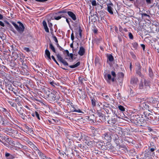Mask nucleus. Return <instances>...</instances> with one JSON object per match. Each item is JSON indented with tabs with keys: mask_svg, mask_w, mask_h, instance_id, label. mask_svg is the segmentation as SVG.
<instances>
[{
	"mask_svg": "<svg viewBox=\"0 0 159 159\" xmlns=\"http://www.w3.org/2000/svg\"><path fill=\"white\" fill-rule=\"evenodd\" d=\"M116 120L115 118H112L111 119L108 120V123L110 124H111V125H113L115 123H116Z\"/></svg>",
	"mask_w": 159,
	"mask_h": 159,
	"instance_id": "obj_9",
	"label": "nucleus"
},
{
	"mask_svg": "<svg viewBox=\"0 0 159 159\" xmlns=\"http://www.w3.org/2000/svg\"><path fill=\"white\" fill-rule=\"evenodd\" d=\"M3 18V16L0 14V20H2Z\"/></svg>",
	"mask_w": 159,
	"mask_h": 159,
	"instance_id": "obj_48",
	"label": "nucleus"
},
{
	"mask_svg": "<svg viewBox=\"0 0 159 159\" xmlns=\"http://www.w3.org/2000/svg\"><path fill=\"white\" fill-rule=\"evenodd\" d=\"M35 114L36 117H37V118H38V119L40 120V117H39V114L38 113V112L37 111H35Z\"/></svg>",
	"mask_w": 159,
	"mask_h": 159,
	"instance_id": "obj_31",
	"label": "nucleus"
},
{
	"mask_svg": "<svg viewBox=\"0 0 159 159\" xmlns=\"http://www.w3.org/2000/svg\"><path fill=\"white\" fill-rule=\"evenodd\" d=\"M17 110L19 113V116H20L23 120H25L26 116L25 114L24 113V110L20 107L17 108Z\"/></svg>",
	"mask_w": 159,
	"mask_h": 159,
	"instance_id": "obj_3",
	"label": "nucleus"
},
{
	"mask_svg": "<svg viewBox=\"0 0 159 159\" xmlns=\"http://www.w3.org/2000/svg\"><path fill=\"white\" fill-rule=\"evenodd\" d=\"M103 95H105V97L106 98H103L104 99H105V98H107V99H108L109 98V96H108V95H105V94H104L103 95H102V96L104 97V96Z\"/></svg>",
	"mask_w": 159,
	"mask_h": 159,
	"instance_id": "obj_41",
	"label": "nucleus"
},
{
	"mask_svg": "<svg viewBox=\"0 0 159 159\" xmlns=\"http://www.w3.org/2000/svg\"><path fill=\"white\" fill-rule=\"evenodd\" d=\"M114 77H113L112 78H111V80L112 82H114Z\"/></svg>",
	"mask_w": 159,
	"mask_h": 159,
	"instance_id": "obj_54",
	"label": "nucleus"
},
{
	"mask_svg": "<svg viewBox=\"0 0 159 159\" xmlns=\"http://www.w3.org/2000/svg\"><path fill=\"white\" fill-rule=\"evenodd\" d=\"M23 49L28 52H29L30 51V50L28 48L25 47L23 48Z\"/></svg>",
	"mask_w": 159,
	"mask_h": 159,
	"instance_id": "obj_29",
	"label": "nucleus"
},
{
	"mask_svg": "<svg viewBox=\"0 0 159 159\" xmlns=\"http://www.w3.org/2000/svg\"><path fill=\"white\" fill-rule=\"evenodd\" d=\"M11 100H8V102L13 107H15L16 106V105L15 103L12 102Z\"/></svg>",
	"mask_w": 159,
	"mask_h": 159,
	"instance_id": "obj_14",
	"label": "nucleus"
},
{
	"mask_svg": "<svg viewBox=\"0 0 159 159\" xmlns=\"http://www.w3.org/2000/svg\"><path fill=\"white\" fill-rule=\"evenodd\" d=\"M138 81V79L137 78L133 77L131 78L130 80V83L131 84H136Z\"/></svg>",
	"mask_w": 159,
	"mask_h": 159,
	"instance_id": "obj_10",
	"label": "nucleus"
},
{
	"mask_svg": "<svg viewBox=\"0 0 159 159\" xmlns=\"http://www.w3.org/2000/svg\"><path fill=\"white\" fill-rule=\"evenodd\" d=\"M42 159H51L50 158H47L45 156H43V157H42Z\"/></svg>",
	"mask_w": 159,
	"mask_h": 159,
	"instance_id": "obj_42",
	"label": "nucleus"
},
{
	"mask_svg": "<svg viewBox=\"0 0 159 159\" xmlns=\"http://www.w3.org/2000/svg\"><path fill=\"white\" fill-rule=\"evenodd\" d=\"M35 150H37L38 149V148L34 146L33 148Z\"/></svg>",
	"mask_w": 159,
	"mask_h": 159,
	"instance_id": "obj_49",
	"label": "nucleus"
},
{
	"mask_svg": "<svg viewBox=\"0 0 159 159\" xmlns=\"http://www.w3.org/2000/svg\"><path fill=\"white\" fill-rule=\"evenodd\" d=\"M20 61H21V62H22V61H23V60H22V59L20 57Z\"/></svg>",
	"mask_w": 159,
	"mask_h": 159,
	"instance_id": "obj_57",
	"label": "nucleus"
},
{
	"mask_svg": "<svg viewBox=\"0 0 159 159\" xmlns=\"http://www.w3.org/2000/svg\"><path fill=\"white\" fill-rule=\"evenodd\" d=\"M141 46L143 48V50H144V49H145V45L144 44H142L141 45Z\"/></svg>",
	"mask_w": 159,
	"mask_h": 159,
	"instance_id": "obj_45",
	"label": "nucleus"
},
{
	"mask_svg": "<svg viewBox=\"0 0 159 159\" xmlns=\"http://www.w3.org/2000/svg\"><path fill=\"white\" fill-rule=\"evenodd\" d=\"M150 150L151 151V152H153V151H154V149L153 148H151L150 149Z\"/></svg>",
	"mask_w": 159,
	"mask_h": 159,
	"instance_id": "obj_52",
	"label": "nucleus"
},
{
	"mask_svg": "<svg viewBox=\"0 0 159 159\" xmlns=\"http://www.w3.org/2000/svg\"><path fill=\"white\" fill-rule=\"evenodd\" d=\"M53 38V40H54L55 42L57 43L58 42V40L56 38V37L55 36H52Z\"/></svg>",
	"mask_w": 159,
	"mask_h": 159,
	"instance_id": "obj_27",
	"label": "nucleus"
},
{
	"mask_svg": "<svg viewBox=\"0 0 159 159\" xmlns=\"http://www.w3.org/2000/svg\"><path fill=\"white\" fill-rule=\"evenodd\" d=\"M44 29L46 32L48 33L49 32L48 28V27L47 26H44Z\"/></svg>",
	"mask_w": 159,
	"mask_h": 159,
	"instance_id": "obj_26",
	"label": "nucleus"
},
{
	"mask_svg": "<svg viewBox=\"0 0 159 159\" xmlns=\"http://www.w3.org/2000/svg\"><path fill=\"white\" fill-rule=\"evenodd\" d=\"M104 78L109 83H110L111 78V75L110 74H107L106 73H104Z\"/></svg>",
	"mask_w": 159,
	"mask_h": 159,
	"instance_id": "obj_6",
	"label": "nucleus"
},
{
	"mask_svg": "<svg viewBox=\"0 0 159 159\" xmlns=\"http://www.w3.org/2000/svg\"><path fill=\"white\" fill-rule=\"evenodd\" d=\"M12 54L13 55V56L14 57V58L16 59H17L19 57V54L13 52L12 53Z\"/></svg>",
	"mask_w": 159,
	"mask_h": 159,
	"instance_id": "obj_17",
	"label": "nucleus"
},
{
	"mask_svg": "<svg viewBox=\"0 0 159 159\" xmlns=\"http://www.w3.org/2000/svg\"><path fill=\"white\" fill-rule=\"evenodd\" d=\"M0 25L2 27H4L5 26L4 23L1 21H0Z\"/></svg>",
	"mask_w": 159,
	"mask_h": 159,
	"instance_id": "obj_39",
	"label": "nucleus"
},
{
	"mask_svg": "<svg viewBox=\"0 0 159 159\" xmlns=\"http://www.w3.org/2000/svg\"><path fill=\"white\" fill-rule=\"evenodd\" d=\"M63 52H65L66 53L67 55L68 56H69V54H70L69 53V51L66 50H64Z\"/></svg>",
	"mask_w": 159,
	"mask_h": 159,
	"instance_id": "obj_40",
	"label": "nucleus"
},
{
	"mask_svg": "<svg viewBox=\"0 0 159 159\" xmlns=\"http://www.w3.org/2000/svg\"><path fill=\"white\" fill-rule=\"evenodd\" d=\"M56 56L58 60L61 62V61L62 60H63V58L61 57V56L59 54H57Z\"/></svg>",
	"mask_w": 159,
	"mask_h": 159,
	"instance_id": "obj_20",
	"label": "nucleus"
},
{
	"mask_svg": "<svg viewBox=\"0 0 159 159\" xmlns=\"http://www.w3.org/2000/svg\"><path fill=\"white\" fill-rule=\"evenodd\" d=\"M53 95H54L53 96V97H54V98H55V97H54V96H55V95L53 94Z\"/></svg>",
	"mask_w": 159,
	"mask_h": 159,
	"instance_id": "obj_64",
	"label": "nucleus"
},
{
	"mask_svg": "<svg viewBox=\"0 0 159 159\" xmlns=\"http://www.w3.org/2000/svg\"><path fill=\"white\" fill-rule=\"evenodd\" d=\"M10 143H12V144H14V142L13 141H11V142Z\"/></svg>",
	"mask_w": 159,
	"mask_h": 159,
	"instance_id": "obj_58",
	"label": "nucleus"
},
{
	"mask_svg": "<svg viewBox=\"0 0 159 159\" xmlns=\"http://www.w3.org/2000/svg\"><path fill=\"white\" fill-rule=\"evenodd\" d=\"M66 21L69 24V21L67 19H66Z\"/></svg>",
	"mask_w": 159,
	"mask_h": 159,
	"instance_id": "obj_56",
	"label": "nucleus"
},
{
	"mask_svg": "<svg viewBox=\"0 0 159 159\" xmlns=\"http://www.w3.org/2000/svg\"><path fill=\"white\" fill-rule=\"evenodd\" d=\"M133 45L134 48H136L138 46V44L136 43H133Z\"/></svg>",
	"mask_w": 159,
	"mask_h": 159,
	"instance_id": "obj_33",
	"label": "nucleus"
},
{
	"mask_svg": "<svg viewBox=\"0 0 159 159\" xmlns=\"http://www.w3.org/2000/svg\"><path fill=\"white\" fill-rule=\"evenodd\" d=\"M80 64V62H77L76 64L73 65H70L69 66L70 67V68H75L77 67L78 66H79Z\"/></svg>",
	"mask_w": 159,
	"mask_h": 159,
	"instance_id": "obj_13",
	"label": "nucleus"
},
{
	"mask_svg": "<svg viewBox=\"0 0 159 159\" xmlns=\"http://www.w3.org/2000/svg\"><path fill=\"white\" fill-rule=\"evenodd\" d=\"M5 156L7 159H13L15 158L14 155H11L8 153H5Z\"/></svg>",
	"mask_w": 159,
	"mask_h": 159,
	"instance_id": "obj_8",
	"label": "nucleus"
},
{
	"mask_svg": "<svg viewBox=\"0 0 159 159\" xmlns=\"http://www.w3.org/2000/svg\"><path fill=\"white\" fill-rule=\"evenodd\" d=\"M85 49L84 47L81 46L80 47L79 50L78 52V54L80 56H82L85 53Z\"/></svg>",
	"mask_w": 159,
	"mask_h": 159,
	"instance_id": "obj_4",
	"label": "nucleus"
},
{
	"mask_svg": "<svg viewBox=\"0 0 159 159\" xmlns=\"http://www.w3.org/2000/svg\"><path fill=\"white\" fill-rule=\"evenodd\" d=\"M25 107H26V108H28V109H29V107L28 106H25Z\"/></svg>",
	"mask_w": 159,
	"mask_h": 159,
	"instance_id": "obj_61",
	"label": "nucleus"
},
{
	"mask_svg": "<svg viewBox=\"0 0 159 159\" xmlns=\"http://www.w3.org/2000/svg\"><path fill=\"white\" fill-rule=\"evenodd\" d=\"M94 32L95 33H96L97 32V31L95 30L94 31Z\"/></svg>",
	"mask_w": 159,
	"mask_h": 159,
	"instance_id": "obj_63",
	"label": "nucleus"
},
{
	"mask_svg": "<svg viewBox=\"0 0 159 159\" xmlns=\"http://www.w3.org/2000/svg\"><path fill=\"white\" fill-rule=\"evenodd\" d=\"M49 48L53 52H54L55 53H56L55 48L53 46V45L51 43H50L49 44Z\"/></svg>",
	"mask_w": 159,
	"mask_h": 159,
	"instance_id": "obj_16",
	"label": "nucleus"
},
{
	"mask_svg": "<svg viewBox=\"0 0 159 159\" xmlns=\"http://www.w3.org/2000/svg\"><path fill=\"white\" fill-rule=\"evenodd\" d=\"M66 13V11L65 10H63L59 12V13Z\"/></svg>",
	"mask_w": 159,
	"mask_h": 159,
	"instance_id": "obj_44",
	"label": "nucleus"
},
{
	"mask_svg": "<svg viewBox=\"0 0 159 159\" xmlns=\"http://www.w3.org/2000/svg\"><path fill=\"white\" fill-rule=\"evenodd\" d=\"M136 70H140L141 66L140 65L139 62H137L135 64Z\"/></svg>",
	"mask_w": 159,
	"mask_h": 159,
	"instance_id": "obj_15",
	"label": "nucleus"
},
{
	"mask_svg": "<svg viewBox=\"0 0 159 159\" xmlns=\"http://www.w3.org/2000/svg\"><path fill=\"white\" fill-rule=\"evenodd\" d=\"M67 13L69 16H70L73 20H76V15L73 12L70 11H67Z\"/></svg>",
	"mask_w": 159,
	"mask_h": 159,
	"instance_id": "obj_5",
	"label": "nucleus"
},
{
	"mask_svg": "<svg viewBox=\"0 0 159 159\" xmlns=\"http://www.w3.org/2000/svg\"><path fill=\"white\" fill-rule=\"evenodd\" d=\"M43 27L47 25L46 22L45 20H43Z\"/></svg>",
	"mask_w": 159,
	"mask_h": 159,
	"instance_id": "obj_36",
	"label": "nucleus"
},
{
	"mask_svg": "<svg viewBox=\"0 0 159 159\" xmlns=\"http://www.w3.org/2000/svg\"><path fill=\"white\" fill-rule=\"evenodd\" d=\"M77 53H75L74 54V55H75V56H77Z\"/></svg>",
	"mask_w": 159,
	"mask_h": 159,
	"instance_id": "obj_62",
	"label": "nucleus"
},
{
	"mask_svg": "<svg viewBox=\"0 0 159 159\" xmlns=\"http://www.w3.org/2000/svg\"><path fill=\"white\" fill-rule=\"evenodd\" d=\"M52 59L53 60V61L56 63L58 65H59L58 63L57 62V61L55 59L54 57L53 56H52Z\"/></svg>",
	"mask_w": 159,
	"mask_h": 159,
	"instance_id": "obj_30",
	"label": "nucleus"
},
{
	"mask_svg": "<svg viewBox=\"0 0 159 159\" xmlns=\"http://www.w3.org/2000/svg\"><path fill=\"white\" fill-rule=\"evenodd\" d=\"M71 39L72 41H73L74 39V34L73 33L71 34Z\"/></svg>",
	"mask_w": 159,
	"mask_h": 159,
	"instance_id": "obj_35",
	"label": "nucleus"
},
{
	"mask_svg": "<svg viewBox=\"0 0 159 159\" xmlns=\"http://www.w3.org/2000/svg\"><path fill=\"white\" fill-rule=\"evenodd\" d=\"M64 65L68 66V63L64 59H63L61 61Z\"/></svg>",
	"mask_w": 159,
	"mask_h": 159,
	"instance_id": "obj_24",
	"label": "nucleus"
},
{
	"mask_svg": "<svg viewBox=\"0 0 159 159\" xmlns=\"http://www.w3.org/2000/svg\"><path fill=\"white\" fill-rule=\"evenodd\" d=\"M61 18V16H58L55 17V19L57 20L60 19Z\"/></svg>",
	"mask_w": 159,
	"mask_h": 159,
	"instance_id": "obj_38",
	"label": "nucleus"
},
{
	"mask_svg": "<svg viewBox=\"0 0 159 159\" xmlns=\"http://www.w3.org/2000/svg\"><path fill=\"white\" fill-rule=\"evenodd\" d=\"M139 87L140 89H144L146 90H148L150 89L148 83L146 80H144L143 83L140 84Z\"/></svg>",
	"mask_w": 159,
	"mask_h": 159,
	"instance_id": "obj_2",
	"label": "nucleus"
},
{
	"mask_svg": "<svg viewBox=\"0 0 159 159\" xmlns=\"http://www.w3.org/2000/svg\"><path fill=\"white\" fill-rule=\"evenodd\" d=\"M107 10L110 14H113V12L112 11V8L110 6L107 5Z\"/></svg>",
	"mask_w": 159,
	"mask_h": 159,
	"instance_id": "obj_12",
	"label": "nucleus"
},
{
	"mask_svg": "<svg viewBox=\"0 0 159 159\" xmlns=\"http://www.w3.org/2000/svg\"><path fill=\"white\" fill-rule=\"evenodd\" d=\"M82 30L81 29L80 27H79V33L80 37L81 38L82 37V34H81Z\"/></svg>",
	"mask_w": 159,
	"mask_h": 159,
	"instance_id": "obj_25",
	"label": "nucleus"
},
{
	"mask_svg": "<svg viewBox=\"0 0 159 159\" xmlns=\"http://www.w3.org/2000/svg\"><path fill=\"white\" fill-rule=\"evenodd\" d=\"M140 70H136V73L138 75H139L141 77H142V76H143V75H142L141 73L140 72Z\"/></svg>",
	"mask_w": 159,
	"mask_h": 159,
	"instance_id": "obj_23",
	"label": "nucleus"
},
{
	"mask_svg": "<svg viewBox=\"0 0 159 159\" xmlns=\"http://www.w3.org/2000/svg\"><path fill=\"white\" fill-rule=\"evenodd\" d=\"M73 55L72 53H70L69 54V56L70 57V58H71V59L72 60H73L74 58H73Z\"/></svg>",
	"mask_w": 159,
	"mask_h": 159,
	"instance_id": "obj_37",
	"label": "nucleus"
},
{
	"mask_svg": "<svg viewBox=\"0 0 159 159\" xmlns=\"http://www.w3.org/2000/svg\"><path fill=\"white\" fill-rule=\"evenodd\" d=\"M57 46L59 48L60 46L59 45V44L58 43V42L56 44Z\"/></svg>",
	"mask_w": 159,
	"mask_h": 159,
	"instance_id": "obj_55",
	"label": "nucleus"
},
{
	"mask_svg": "<svg viewBox=\"0 0 159 159\" xmlns=\"http://www.w3.org/2000/svg\"><path fill=\"white\" fill-rule=\"evenodd\" d=\"M149 72L150 76L151 77H152L153 76V73L152 69L150 68H149Z\"/></svg>",
	"mask_w": 159,
	"mask_h": 159,
	"instance_id": "obj_21",
	"label": "nucleus"
},
{
	"mask_svg": "<svg viewBox=\"0 0 159 159\" xmlns=\"http://www.w3.org/2000/svg\"><path fill=\"white\" fill-rule=\"evenodd\" d=\"M143 15L144 16H148V15L146 14H145V13H144L143 14Z\"/></svg>",
	"mask_w": 159,
	"mask_h": 159,
	"instance_id": "obj_59",
	"label": "nucleus"
},
{
	"mask_svg": "<svg viewBox=\"0 0 159 159\" xmlns=\"http://www.w3.org/2000/svg\"><path fill=\"white\" fill-rule=\"evenodd\" d=\"M120 75L122 77H123L124 76V74L122 72H120Z\"/></svg>",
	"mask_w": 159,
	"mask_h": 159,
	"instance_id": "obj_46",
	"label": "nucleus"
},
{
	"mask_svg": "<svg viewBox=\"0 0 159 159\" xmlns=\"http://www.w3.org/2000/svg\"><path fill=\"white\" fill-rule=\"evenodd\" d=\"M37 2H44L46 1V0H35Z\"/></svg>",
	"mask_w": 159,
	"mask_h": 159,
	"instance_id": "obj_43",
	"label": "nucleus"
},
{
	"mask_svg": "<svg viewBox=\"0 0 159 159\" xmlns=\"http://www.w3.org/2000/svg\"><path fill=\"white\" fill-rule=\"evenodd\" d=\"M129 38L130 39H133V36L132 35V34L131 33H129Z\"/></svg>",
	"mask_w": 159,
	"mask_h": 159,
	"instance_id": "obj_28",
	"label": "nucleus"
},
{
	"mask_svg": "<svg viewBox=\"0 0 159 159\" xmlns=\"http://www.w3.org/2000/svg\"><path fill=\"white\" fill-rule=\"evenodd\" d=\"M132 68V65L130 63V70H131Z\"/></svg>",
	"mask_w": 159,
	"mask_h": 159,
	"instance_id": "obj_51",
	"label": "nucleus"
},
{
	"mask_svg": "<svg viewBox=\"0 0 159 159\" xmlns=\"http://www.w3.org/2000/svg\"><path fill=\"white\" fill-rule=\"evenodd\" d=\"M118 108L119 109L122 111H125V108L121 105H119L118 106Z\"/></svg>",
	"mask_w": 159,
	"mask_h": 159,
	"instance_id": "obj_18",
	"label": "nucleus"
},
{
	"mask_svg": "<svg viewBox=\"0 0 159 159\" xmlns=\"http://www.w3.org/2000/svg\"><path fill=\"white\" fill-rule=\"evenodd\" d=\"M17 23L19 24V25L14 22H11L12 24L19 33V37L20 39H21L24 35L22 34L24 31L25 28L23 24L20 22L18 21Z\"/></svg>",
	"mask_w": 159,
	"mask_h": 159,
	"instance_id": "obj_1",
	"label": "nucleus"
},
{
	"mask_svg": "<svg viewBox=\"0 0 159 159\" xmlns=\"http://www.w3.org/2000/svg\"><path fill=\"white\" fill-rule=\"evenodd\" d=\"M146 1L148 3H151V0H146Z\"/></svg>",
	"mask_w": 159,
	"mask_h": 159,
	"instance_id": "obj_50",
	"label": "nucleus"
},
{
	"mask_svg": "<svg viewBox=\"0 0 159 159\" xmlns=\"http://www.w3.org/2000/svg\"><path fill=\"white\" fill-rule=\"evenodd\" d=\"M73 42L71 43L70 45V47L71 48H73Z\"/></svg>",
	"mask_w": 159,
	"mask_h": 159,
	"instance_id": "obj_53",
	"label": "nucleus"
},
{
	"mask_svg": "<svg viewBox=\"0 0 159 159\" xmlns=\"http://www.w3.org/2000/svg\"><path fill=\"white\" fill-rule=\"evenodd\" d=\"M3 110H2L3 111H6V109L5 108H3Z\"/></svg>",
	"mask_w": 159,
	"mask_h": 159,
	"instance_id": "obj_60",
	"label": "nucleus"
},
{
	"mask_svg": "<svg viewBox=\"0 0 159 159\" xmlns=\"http://www.w3.org/2000/svg\"><path fill=\"white\" fill-rule=\"evenodd\" d=\"M59 48V50L61 51H63L64 49H63V48H62V47H61V46H60Z\"/></svg>",
	"mask_w": 159,
	"mask_h": 159,
	"instance_id": "obj_47",
	"label": "nucleus"
},
{
	"mask_svg": "<svg viewBox=\"0 0 159 159\" xmlns=\"http://www.w3.org/2000/svg\"><path fill=\"white\" fill-rule=\"evenodd\" d=\"M92 5L95 6L96 5V1L95 0L93 1L92 2Z\"/></svg>",
	"mask_w": 159,
	"mask_h": 159,
	"instance_id": "obj_32",
	"label": "nucleus"
},
{
	"mask_svg": "<svg viewBox=\"0 0 159 159\" xmlns=\"http://www.w3.org/2000/svg\"><path fill=\"white\" fill-rule=\"evenodd\" d=\"M108 59L110 61H112L114 60V58L113 56L111 55H110L108 56Z\"/></svg>",
	"mask_w": 159,
	"mask_h": 159,
	"instance_id": "obj_19",
	"label": "nucleus"
},
{
	"mask_svg": "<svg viewBox=\"0 0 159 159\" xmlns=\"http://www.w3.org/2000/svg\"><path fill=\"white\" fill-rule=\"evenodd\" d=\"M45 54L48 57V60H51L50 53L49 51L47 49L45 51Z\"/></svg>",
	"mask_w": 159,
	"mask_h": 159,
	"instance_id": "obj_11",
	"label": "nucleus"
},
{
	"mask_svg": "<svg viewBox=\"0 0 159 159\" xmlns=\"http://www.w3.org/2000/svg\"><path fill=\"white\" fill-rule=\"evenodd\" d=\"M71 106L72 107L73 109L71 110V111L72 112H77L79 113H81L83 114L84 113V112L82 111L80 109H76L74 107H73V105H72V103L71 102V104H70Z\"/></svg>",
	"mask_w": 159,
	"mask_h": 159,
	"instance_id": "obj_7",
	"label": "nucleus"
},
{
	"mask_svg": "<svg viewBox=\"0 0 159 159\" xmlns=\"http://www.w3.org/2000/svg\"><path fill=\"white\" fill-rule=\"evenodd\" d=\"M96 100H92V104L93 107H95L96 104Z\"/></svg>",
	"mask_w": 159,
	"mask_h": 159,
	"instance_id": "obj_22",
	"label": "nucleus"
},
{
	"mask_svg": "<svg viewBox=\"0 0 159 159\" xmlns=\"http://www.w3.org/2000/svg\"><path fill=\"white\" fill-rule=\"evenodd\" d=\"M111 74L112 75V76H113V77H115L116 76V74L114 71H111Z\"/></svg>",
	"mask_w": 159,
	"mask_h": 159,
	"instance_id": "obj_34",
	"label": "nucleus"
}]
</instances>
